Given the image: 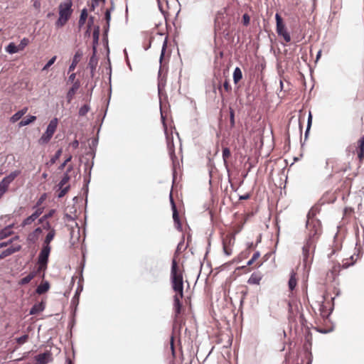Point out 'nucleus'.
<instances>
[{
	"instance_id": "1",
	"label": "nucleus",
	"mask_w": 364,
	"mask_h": 364,
	"mask_svg": "<svg viewBox=\"0 0 364 364\" xmlns=\"http://www.w3.org/2000/svg\"><path fill=\"white\" fill-rule=\"evenodd\" d=\"M171 282L173 291L181 298L183 297V275L178 272L177 262L175 259L172 260L171 269Z\"/></svg>"
},
{
	"instance_id": "2",
	"label": "nucleus",
	"mask_w": 364,
	"mask_h": 364,
	"mask_svg": "<svg viewBox=\"0 0 364 364\" xmlns=\"http://www.w3.org/2000/svg\"><path fill=\"white\" fill-rule=\"evenodd\" d=\"M72 4L71 0H66L59 5V18L55 23L56 26H63L70 18L73 11Z\"/></svg>"
},
{
	"instance_id": "3",
	"label": "nucleus",
	"mask_w": 364,
	"mask_h": 364,
	"mask_svg": "<svg viewBox=\"0 0 364 364\" xmlns=\"http://www.w3.org/2000/svg\"><path fill=\"white\" fill-rule=\"evenodd\" d=\"M58 119L54 118L50 121L46 132L43 134L41 138L38 139V143L40 144H46L51 139L53 135L56 131L58 127Z\"/></svg>"
},
{
	"instance_id": "4",
	"label": "nucleus",
	"mask_w": 364,
	"mask_h": 364,
	"mask_svg": "<svg viewBox=\"0 0 364 364\" xmlns=\"http://www.w3.org/2000/svg\"><path fill=\"white\" fill-rule=\"evenodd\" d=\"M309 212L306 221V228L309 231L308 240H314V237L321 232V223L318 220L311 218Z\"/></svg>"
},
{
	"instance_id": "5",
	"label": "nucleus",
	"mask_w": 364,
	"mask_h": 364,
	"mask_svg": "<svg viewBox=\"0 0 364 364\" xmlns=\"http://www.w3.org/2000/svg\"><path fill=\"white\" fill-rule=\"evenodd\" d=\"M50 250H51L50 246L43 245V247H42V249L39 253L38 257V267L37 272L44 271L47 268V264H48V257H49Z\"/></svg>"
},
{
	"instance_id": "6",
	"label": "nucleus",
	"mask_w": 364,
	"mask_h": 364,
	"mask_svg": "<svg viewBox=\"0 0 364 364\" xmlns=\"http://www.w3.org/2000/svg\"><path fill=\"white\" fill-rule=\"evenodd\" d=\"M276 23H277V33L279 36H282L287 43L291 41V36L287 32L285 25L283 23L282 18L279 14L275 15Z\"/></svg>"
},
{
	"instance_id": "7",
	"label": "nucleus",
	"mask_w": 364,
	"mask_h": 364,
	"mask_svg": "<svg viewBox=\"0 0 364 364\" xmlns=\"http://www.w3.org/2000/svg\"><path fill=\"white\" fill-rule=\"evenodd\" d=\"M19 174L18 171H13L6 177H4L0 182V198L6 192L10 183L17 177Z\"/></svg>"
},
{
	"instance_id": "8",
	"label": "nucleus",
	"mask_w": 364,
	"mask_h": 364,
	"mask_svg": "<svg viewBox=\"0 0 364 364\" xmlns=\"http://www.w3.org/2000/svg\"><path fill=\"white\" fill-rule=\"evenodd\" d=\"M314 242H315L314 240H307L306 244L304 245V247L302 248L303 261L305 263V265H306L308 263L310 252L314 251V249H315Z\"/></svg>"
},
{
	"instance_id": "9",
	"label": "nucleus",
	"mask_w": 364,
	"mask_h": 364,
	"mask_svg": "<svg viewBox=\"0 0 364 364\" xmlns=\"http://www.w3.org/2000/svg\"><path fill=\"white\" fill-rule=\"evenodd\" d=\"M80 86V82L77 80L73 83V86L70 88L66 95V98L68 103H70L72 101L75 92L79 89Z\"/></svg>"
},
{
	"instance_id": "10",
	"label": "nucleus",
	"mask_w": 364,
	"mask_h": 364,
	"mask_svg": "<svg viewBox=\"0 0 364 364\" xmlns=\"http://www.w3.org/2000/svg\"><path fill=\"white\" fill-rule=\"evenodd\" d=\"M21 249V246L19 245L7 248L0 254V259H2L16 252H18Z\"/></svg>"
},
{
	"instance_id": "11",
	"label": "nucleus",
	"mask_w": 364,
	"mask_h": 364,
	"mask_svg": "<svg viewBox=\"0 0 364 364\" xmlns=\"http://www.w3.org/2000/svg\"><path fill=\"white\" fill-rule=\"evenodd\" d=\"M100 32V26H95L93 33H92V38H93L92 51H93V53H97V46L98 45Z\"/></svg>"
},
{
	"instance_id": "12",
	"label": "nucleus",
	"mask_w": 364,
	"mask_h": 364,
	"mask_svg": "<svg viewBox=\"0 0 364 364\" xmlns=\"http://www.w3.org/2000/svg\"><path fill=\"white\" fill-rule=\"evenodd\" d=\"M50 353L48 352L38 354L35 356L37 364H46L50 361Z\"/></svg>"
},
{
	"instance_id": "13",
	"label": "nucleus",
	"mask_w": 364,
	"mask_h": 364,
	"mask_svg": "<svg viewBox=\"0 0 364 364\" xmlns=\"http://www.w3.org/2000/svg\"><path fill=\"white\" fill-rule=\"evenodd\" d=\"M83 53L81 50H77L73 58L72 63L69 66V71H73L75 70V67L77 66V63H79L81 57L82 56Z\"/></svg>"
},
{
	"instance_id": "14",
	"label": "nucleus",
	"mask_w": 364,
	"mask_h": 364,
	"mask_svg": "<svg viewBox=\"0 0 364 364\" xmlns=\"http://www.w3.org/2000/svg\"><path fill=\"white\" fill-rule=\"evenodd\" d=\"M228 240L229 245H231V243L234 242L235 237L234 236H228L225 239L223 240V252L227 256H230L232 254V250L230 248L228 247Z\"/></svg>"
},
{
	"instance_id": "15",
	"label": "nucleus",
	"mask_w": 364,
	"mask_h": 364,
	"mask_svg": "<svg viewBox=\"0 0 364 364\" xmlns=\"http://www.w3.org/2000/svg\"><path fill=\"white\" fill-rule=\"evenodd\" d=\"M73 170V166H69L68 167L66 172L63 174V176L61 181L58 183L59 188L65 187L64 186L68 183V182L69 181V180L70 178L69 173L70 171H72Z\"/></svg>"
},
{
	"instance_id": "16",
	"label": "nucleus",
	"mask_w": 364,
	"mask_h": 364,
	"mask_svg": "<svg viewBox=\"0 0 364 364\" xmlns=\"http://www.w3.org/2000/svg\"><path fill=\"white\" fill-rule=\"evenodd\" d=\"M181 298L178 294H176L173 296V309L176 314V316H178L181 314L182 304L180 301Z\"/></svg>"
},
{
	"instance_id": "17",
	"label": "nucleus",
	"mask_w": 364,
	"mask_h": 364,
	"mask_svg": "<svg viewBox=\"0 0 364 364\" xmlns=\"http://www.w3.org/2000/svg\"><path fill=\"white\" fill-rule=\"evenodd\" d=\"M97 63H98V59L96 56V53L92 52V55L90 58L89 63H88V67L90 69L92 76L94 75V72L97 65Z\"/></svg>"
},
{
	"instance_id": "18",
	"label": "nucleus",
	"mask_w": 364,
	"mask_h": 364,
	"mask_svg": "<svg viewBox=\"0 0 364 364\" xmlns=\"http://www.w3.org/2000/svg\"><path fill=\"white\" fill-rule=\"evenodd\" d=\"M44 309H45V304L43 301L35 304L30 310V314L31 315L37 314L43 311L44 310Z\"/></svg>"
},
{
	"instance_id": "19",
	"label": "nucleus",
	"mask_w": 364,
	"mask_h": 364,
	"mask_svg": "<svg viewBox=\"0 0 364 364\" xmlns=\"http://www.w3.org/2000/svg\"><path fill=\"white\" fill-rule=\"evenodd\" d=\"M28 111L27 107H24L22 109L16 112L10 119L11 122L15 123L18 121Z\"/></svg>"
},
{
	"instance_id": "20",
	"label": "nucleus",
	"mask_w": 364,
	"mask_h": 364,
	"mask_svg": "<svg viewBox=\"0 0 364 364\" xmlns=\"http://www.w3.org/2000/svg\"><path fill=\"white\" fill-rule=\"evenodd\" d=\"M14 225H9L2 230H0V240H3L12 234L11 228Z\"/></svg>"
},
{
	"instance_id": "21",
	"label": "nucleus",
	"mask_w": 364,
	"mask_h": 364,
	"mask_svg": "<svg viewBox=\"0 0 364 364\" xmlns=\"http://www.w3.org/2000/svg\"><path fill=\"white\" fill-rule=\"evenodd\" d=\"M262 279V276L257 273H252L249 278L247 283L250 284H259Z\"/></svg>"
},
{
	"instance_id": "22",
	"label": "nucleus",
	"mask_w": 364,
	"mask_h": 364,
	"mask_svg": "<svg viewBox=\"0 0 364 364\" xmlns=\"http://www.w3.org/2000/svg\"><path fill=\"white\" fill-rule=\"evenodd\" d=\"M55 235V230L53 228L50 229V232L47 234V235L43 241V245L50 246V243L53 240Z\"/></svg>"
},
{
	"instance_id": "23",
	"label": "nucleus",
	"mask_w": 364,
	"mask_h": 364,
	"mask_svg": "<svg viewBox=\"0 0 364 364\" xmlns=\"http://www.w3.org/2000/svg\"><path fill=\"white\" fill-rule=\"evenodd\" d=\"M297 284L296 273L292 270L290 274V278L288 282L289 288L291 291L294 290Z\"/></svg>"
},
{
	"instance_id": "24",
	"label": "nucleus",
	"mask_w": 364,
	"mask_h": 364,
	"mask_svg": "<svg viewBox=\"0 0 364 364\" xmlns=\"http://www.w3.org/2000/svg\"><path fill=\"white\" fill-rule=\"evenodd\" d=\"M50 288V284L48 282H45L42 284H41L38 287L36 288V293L38 294H42L48 291Z\"/></svg>"
},
{
	"instance_id": "25",
	"label": "nucleus",
	"mask_w": 364,
	"mask_h": 364,
	"mask_svg": "<svg viewBox=\"0 0 364 364\" xmlns=\"http://www.w3.org/2000/svg\"><path fill=\"white\" fill-rule=\"evenodd\" d=\"M36 275V272H31L27 276L22 278L19 282V284L21 285L26 284L29 283Z\"/></svg>"
},
{
	"instance_id": "26",
	"label": "nucleus",
	"mask_w": 364,
	"mask_h": 364,
	"mask_svg": "<svg viewBox=\"0 0 364 364\" xmlns=\"http://www.w3.org/2000/svg\"><path fill=\"white\" fill-rule=\"evenodd\" d=\"M6 51L9 54H14L18 53L19 50L18 46H16L14 43H10L5 48Z\"/></svg>"
},
{
	"instance_id": "27",
	"label": "nucleus",
	"mask_w": 364,
	"mask_h": 364,
	"mask_svg": "<svg viewBox=\"0 0 364 364\" xmlns=\"http://www.w3.org/2000/svg\"><path fill=\"white\" fill-rule=\"evenodd\" d=\"M242 77V73L240 68L237 67L235 68L233 72V81L235 84H237Z\"/></svg>"
},
{
	"instance_id": "28",
	"label": "nucleus",
	"mask_w": 364,
	"mask_h": 364,
	"mask_svg": "<svg viewBox=\"0 0 364 364\" xmlns=\"http://www.w3.org/2000/svg\"><path fill=\"white\" fill-rule=\"evenodd\" d=\"M87 18V11L86 9H83L81 11L79 21H78L79 27H82L85 23Z\"/></svg>"
},
{
	"instance_id": "29",
	"label": "nucleus",
	"mask_w": 364,
	"mask_h": 364,
	"mask_svg": "<svg viewBox=\"0 0 364 364\" xmlns=\"http://www.w3.org/2000/svg\"><path fill=\"white\" fill-rule=\"evenodd\" d=\"M62 151V149H58L55 152V155L50 159V161L46 163V166H49L54 164L56 162V161L60 157Z\"/></svg>"
},
{
	"instance_id": "30",
	"label": "nucleus",
	"mask_w": 364,
	"mask_h": 364,
	"mask_svg": "<svg viewBox=\"0 0 364 364\" xmlns=\"http://www.w3.org/2000/svg\"><path fill=\"white\" fill-rule=\"evenodd\" d=\"M173 219L174 223L176 225V228L178 230H181V222H180V219H179V216H178V213L177 209L173 210Z\"/></svg>"
},
{
	"instance_id": "31",
	"label": "nucleus",
	"mask_w": 364,
	"mask_h": 364,
	"mask_svg": "<svg viewBox=\"0 0 364 364\" xmlns=\"http://www.w3.org/2000/svg\"><path fill=\"white\" fill-rule=\"evenodd\" d=\"M36 119V116H29L27 119L21 120L18 123V127H22L26 125L30 124L31 123L33 122Z\"/></svg>"
},
{
	"instance_id": "32",
	"label": "nucleus",
	"mask_w": 364,
	"mask_h": 364,
	"mask_svg": "<svg viewBox=\"0 0 364 364\" xmlns=\"http://www.w3.org/2000/svg\"><path fill=\"white\" fill-rule=\"evenodd\" d=\"M42 230L41 228H37L34 230L33 232L28 235V240H34L38 237V235L41 233Z\"/></svg>"
},
{
	"instance_id": "33",
	"label": "nucleus",
	"mask_w": 364,
	"mask_h": 364,
	"mask_svg": "<svg viewBox=\"0 0 364 364\" xmlns=\"http://www.w3.org/2000/svg\"><path fill=\"white\" fill-rule=\"evenodd\" d=\"M36 220V217L32 214L26 218L22 223V226L31 225L33 222Z\"/></svg>"
},
{
	"instance_id": "34",
	"label": "nucleus",
	"mask_w": 364,
	"mask_h": 364,
	"mask_svg": "<svg viewBox=\"0 0 364 364\" xmlns=\"http://www.w3.org/2000/svg\"><path fill=\"white\" fill-rule=\"evenodd\" d=\"M57 56H53L42 68V71L47 70L56 60Z\"/></svg>"
},
{
	"instance_id": "35",
	"label": "nucleus",
	"mask_w": 364,
	"mask_h": 364,
	"mask_svg": "<svg viewBox=\"0 0 364 364\" xmlns=\"http://www.w3.org/2000/svg\"><path fill=\"white\" fill-rule=\"evenodd\" d=\"M29 43V40L27 38H23L21 40L20 43L18 44V47L19 50H23Z\"/></svg>"
},
{
	"instance_id": "36",
	"label": "nucleus",
	"mask_w": 364,
	"mask_h": 364,
	"mask_svg": "<svg viewBox=\"0 0 364 364\" xmlns=\"http://www.w3.org/2000/svg\"><path fill=\"white\" fill-rule=\"evenodd\" d=\"M90 110V106L87 105H85L82 106L79 109V115L80 116H85Z\"/></svg>"
},
{
	"instance_id": "37",
	"label": "nucleus",
	"mask_w": 364,
	"mask_h": 364,
	"mask_svg": "<svg viewBox=\"0 0 364 364\" xmlns=\"http://www.w3.org/2000/svg\"><path fill=\"white\" fill-rule=\"evenodd\" d=\"M59 189H60V192L58 195V197L59 198H63L68 193V191L70 189V186L68 185L65 187L59 188Z\"/></svg>"
},
{
	"instance_id": "38",
	"label": "nucleus",
	"mask_w": 364,
	"mask_h": 364,
	"mask_svg": "<svg viewBox=\"0 0 364 364\" xmlns=\"http://www.w3.org/2000/svg\"><path fill=\"white\" fill-rule=\"evenodd\" d=\"M230 156V151L229 148L225 147L223 149V159L224 161V163H227V159Z\"/></svg>"
},
{
	"instance_id": "39",
	"label": "nucleus",
	"mask_w": 364,
	"mask_h": 364,
	"mask_svg": "<svg viewBox=\"0 0 364 364\" xmlns=\"http://www.w3.org/2000/svg\"><path fill=\"white\" fill-rule=\"evenodd\" d=\"M28 339V335L25 334L21 337L17 338L16 340V342L19 345H22V344L25 343L26 342H27Z\"/></svg>"
},
{
	"instance_id": "40",
	"label": "nucleus",
	"mask_w": 364,
	"mask_h": 364,
	"mask_svg": "<svg viewBox=\"0 0 364 364\" xmlns=\"http://www.w3.org/2000/svg\"><path fill=\"white\" fill-rule=\"evenodd\" d=\"M105 18L107 24V28H109V23L111 21V9H107L105 14Z\"/></svg>"
},
{
	"instance_id": "41",
	"label": "nucleus",
	"mask_w": 364,
	"mask_h": 364,
	"mask_svg": "<svg viewBox=\"0 0 364 364\" xmlns=\"http://www.w3.org/2000/svg\"><path fill=\"white\" fill-rule=\"evenodd\" d=\"M259 256H260V253H259L258 251H257V252H255L253 254V255H252V257L251 259H250V260L247 262V265H251L252 264H253V262H254L256 259H257L259 257Z\"/></svg>"
},
{
	"instance_id": "42",
	"label": "nucleus",
	"mask_w": 364,
	"mask_h": 364,
	"mask_svg": "<svg viewBox=\"0 0 364 364\" xmlns=\"http://www.w3.org/2000/svg\"><path fill=\"white\" fill-rule=\"evenodd\" d=\"M93 23H94V17L90 16L88 19V23H87V29L86 31L87 35H90V29H91L92 26L93 25Z\"/></svg>"
},
{
	"instance_id": "43",
	"label": "nucleus",
	"mask_w": 364,
	"mask_h": 364,
	"mask_svg": "<svg viewBox=\"0 0 364 364\" xmlns=\"http://www.w3.org/2000/svg\"><path fill=\"white\" fill-rule=\"evenodd\" d=\"M250 22V17L247 14L242 16V23L244 26H247Z\"/></svg>"
},
{
	"instance_id": "44",
	"label": "nucleus",
	"mask_w": 364,
	"mask_h": 364,
	"mask_svg": "<svg viewBox=\"0 0 364 364\" xmlns=\"http://www.w3.org/2000/svg\"><path fill=\"white\" fill-rule=\"evenodd\" d=\"M311 122H312V115H311V112H309V116H308L307 127H306V133H305L306 136H307L308 132L310 129V127L311 125Z\"/></svg>"
},
{
	"instance_id": "45",
	"label": "nucleus",
	"mask_w": 364,
	"mask_h": 364,
	"mask_svg": "<svg viewBox=\"0 0 364 364\" xmlns=\"http://www.w3.org/2000/svg\"><path fill=\"white\" fill-rule=\"evenodd\" d=\"M71 159H72V156H69L65 160V161L60 165V166L58 167V169L60 170V171L63 170L65 168V166H66V164L71 161Z\"/></svg>"
},
{
	"instance_id": "46",
	"label": "nucleus",
	"mask_w": 364,
	"mask_h": 364,
	"mask_svg": "<svg viewBox=\"0 0 364 364\" xmlns=\"http://www.w3.org/2000/svg\"><path fill=\"white\" fill-rule=\"evenodd\" d=\"M18 237H15L14 238H13V239H11V240H9L8 242H1V243H0V248H2V247H4L7 246L9 244H10L11 242H13V240H16V239H18Z\"/></svg>"
},
{
	"instance_id": "47",
	"label": "nucleus",
	"mask_w": 364,
	"mask_h": 364,
	"mask_svg": "<svg viewBox=\"0 0 364 364\" xmlns=\"http://www.w3.org/2000/svg\"><path fill=\"white\" fill-rule=\"evenodd\" d=\"M166 48V41H164L163 46H162V49H161V56H160V61L161 62V60H162V59L164 58Z\"/></svg>"
},
{
	"instance_id": "48",
	"label": "nucleus",
	"mask_w": 364,
	"mask_h": 364,
	"mask_svg": "<svg viewBox=\"0 0 364 364\" xmlns=\"http://www.w3.org/2000/svg\"><path fill=\"white\" fill-rule=\"evenodd\" d=\"M359 150H364V136L361 137L358 141Z\"/></svg>"
},
{
	"instance_id": "49",
	"label": "nucleus",
	"mask_w": 364,
	"mask_h": 364,
	"mask_svg": "<svg viewBox=\"0 0 364 364\" xmlns=\"http://www.w3.org/2000/svg\"><path fill=\"white\" fill-rule=\"evenodd\" d=\"M100 1H105V0H92V10H94L97 6Z\"/></svg>"
},
{
	"instance_id": "50",
	"label": "nucleus",
	"mask_w": 364,
	"mask_h": 364,
	"mask_svg": "<svg viewBox=\"0 0 364 364\" xmlns=\"http://www.w3.org/2000/svg\"><path fill=\"white\" fill-rule=\"evenodd\" d=\"M223 87L224 89L227 91V92H229L231 90V87L228 82V80H225L223 83Z\"/></svg>"
},
{
	"instance_id": "51",
	"label": "nucleus",
	"mask_w": 364,
	"mask_h": 364,
	"mask_svg": "<svg viewBox=\"0 0 364 364\" xmlns=\"http://www.w3.org/2000/svg\"><path fill=\"white\" fill-rule=\"evenodd\" d=\"M53 213H54V210H50V211L49 212V213H48V214L45 215L43 217H42V218L40 219V222L41 223V222H43V220L44 219H46V218H49V217H51V216L53 215Z\"/></svg>"
},
{
	"instance_id": "52",
	"label": "nucleus",
	"mask_w": 364,
	"mask_h": 364,
	"mask_svg": "<svg viewBox=\"0 0 364 364\" xmlns=\"http://www.w3.org/2000/svg\"><path fill=\"white\" fill-rule=\"evenodd\" d=\"M169 197H170V201H171V204L172 210H176V204H175V203H174V200H173V199L172 193H170Z\"/></svg>"
},
{
	"instance_id": "53",
	"label": "nucleus",
	"mask_w": 364,
	"mask_h": 364,
	"mask_svg": "<svg viewBox=\"0 0 364 364\" xmlns=\"http://www.w3.org/2000/svg\"><path fill=\"white\" fill-rule=\"evenodd\" d=\"M43 213L42 210L41 208H38L33 213V215L36 217V218L37 219L40 215H41V213Z\"/></svg>"
},
{
	"instance_id": "54",
	"label": "nucleus",
	"mask_w": 364,
	"mask_h": 364,
	"mask_svg": "<svg viewBox=\"0 0 364 364\" xmlns=\"http://www.w3.org/2000/svg\"><path fill=\"white\" fill-rule=\"evenodd\" d=\"M358 156L360 161H362L363 159L364 158V150H359L358 151Z\"/></svg>"
},
{
	"instance_id": "55",
	"label": "nucleus",
	"mask_w": 364,
	"mask_h": 364,
	"mask_svg": "<svg viewBox=\"0 0 364 364\" xmlns=\"http://www.w3.org/2000/svg\"><path fill=\"white\" fill-rule=\"evenodd\" d=\"M70 145L73 149H77L79 146V142L77 139H75L70 144Z\"/></svg>"
},
{
	"instance_id": "56",
	"label": "nucleus",
	"mask_w": 364,
	"mask_h": 364,
	"mask_svg": "<svg viewBox=\"0 0 364 364\" xmlns=\"http://www.w3.org/2000/svg\"><path fill=\"white\" fill-rule=\"evenodd\" d=\"M75 73H72L68 77V81L73 82L75 80Z\"/></svg>"
},
{
	"instance_id": "57",
	"label": "nucleus",
	"mask_w": 364,
	"mask_h": 364,
	"mask_svg": "<svg viewBox=\"0 0 364 364\" xmlns=\"http://www.w3.org/2000/svg\"><path fill=\"white\" fill-rule=\"evenodd\" d=\"M230 122H231L232 125H234L235 120H234V112H233V111L230 112Z\"/></svg>"
},
{
	"instance_id": "58",
	"label": "nucleus",
	"mask_w": 364,
	"mask_h": 364,
	"mask_svg": "<svg viewBox=\"0 0 364 364\" xmlns=\"http://www.w3.org/2000/svg\"><path fill=\"white\" fill-rule=\"evenodd\" d=\"M249 198H250L249 194H246V195L240 196V200H246V199H248Z\"/></svg>"
},
{
	"instance_id": "59",
	"label": "nucleus",
	"mask_w": 364,
	"mask_h": 364,
	"mask_svg": "<svg viewBox=\"0 0 364 364\" xmlns=\"http://www.w3.org/2000/svg\"><path fill=\"white\" fill-rule=\"evenodd\" d=\"M45 196H41V198L38 200L37 205H40L44 200Z\"/></svg>"
},
{
	"instance_id": "60",
	"label": "nucleus",
	"mask_w": 364,
	"mask_h": 364,
	"mask_svg": "<svg viewBox=\"0 0 364 364\" xmlns=\"http://www.w3.org/2000/svg\"><path fill=\"white\" fill-rule=\"evenodd\" d=\"M44 228H45V229H48V230H50V229H51V228H50V225L49 223H47L44 225Z\"/></svg>"
},
{
	"instance_id": "61",
	"label": "nucleus",
	"mask_w": 364,
	"mask_h": 364,
	"mask_svg": "<svg viewBox=\"0 0 364 364\" xmlns=\"http://www.w3.org/2000/svg\"><path fill=\"white\" fill-rule=\"evenodd\" d=\"M321 50H319L316 55V60H318V58L321 57Z\"/></svg>"
},
{
	"instance_id": "62",
	"label": "nucleus",
	"mask_w": 364,
	"mask_h": 364,
	"mask_svg": "<svg viewBox=\"0 0 364 364\" xmlns=\"http://www.w3.org/2000/svg\"><path fill=\"white\" fill-rule=\"evenodd\" d=\"M109 9H111V12L114 9V5L113 1H112V6Z\"/></svg>"
},
{
	"instance_id": "63",
	"label": "nucleus",
	"mask_w": 364,
	"mask_h": 364,
	"mask_svg": "<svg viewBox=\"0 0 364 364\" xmlns=\"http://www.w3.org/2000/svg\"><path fill=\"white\" fill-rule=\"evenodd\" d=\"M42 177L46 179L48 177V173H43L42 174Z\"/></svg>"
},
{
	"instance_id": "64",
	"label": "nucleus",
	"mask_w": 364,
	"mask_h": 364,
	"mask_svg": "<svg viewBox=\"0 0 364 364\" xmlns=\"http://www.w3.org/2000/svg\"><path fill=\"white\" fill-rule=\"evenodd\" d=\"M183 242H180L177 246V251H178L181 248V245H182Z\"/></svg>"
}]
</instances>
